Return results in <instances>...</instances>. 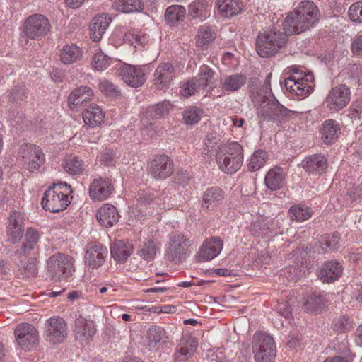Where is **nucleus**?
Wrapping results in <instances>:
<instances>
[{"mask_svg":"<svg viewBox=\"0 0 362 362\" xmlns=\"http://www.w3.org/2000/svg\"><path fill=\"white\" fill-rule=\"evenodd\" d=\"M310 208L303 204H294L288 211V217L292 221L303 222L312 216Z\"/></svg>","mask_w":362,"mask_h":362,"instance_id":"nucleus-34","label":"nucleus"},{"mask_svg":"<svg viewBox=\"0 0 362 362\" xmlns=\"http://www.w3.org/2000/svg\"><path fill=\"white\" fill-rule=\"evenodd\" d=\"M286 174L280 167L270 169L264 177L266 187L272 191H276L283 187L285 184Z\"/></svg>","mask_w":362,"mask_h":362,"instance_id":"nucleus-26","label":"nucleus"},{"mask_svg":"<svg viewBox=\"0 0 362 362\" xmlns=\"http://www.w3.org/2000/svg\"><path fill=\"white\" fill-rule=\"evenodd\" d=\"M95 332L93 322L79 317L75 320L76 338L81 341L90 339Z\"/></svg>","mask_w":362,"mask_h":362,"instance_id":"nucleus-30","label":"nucleus"},{"mask_svg":"<svg viewBox=\"0 0 362 362\" xmlns=\"http://www.w3.org/2000/svg\"><path fill=\"white\" fill-rule=\"evenodd\" d=\"M352 322L344 315L336 318L333 322V328L337 332H345L352 328Z\"/></svg>","mask_w":362,"mask_h":362,"instance_id":"nucleus-53","label":"nucleus"},{"mask_svg":"<svg viewBox=\"0 0 362 362\" xmlns=\"http://www.w3.org/2000/svg\"><path fill=\"white\" fill-rule=\"evenodd\" d=\"M93 95V90L88 86H81L74 89L68 98V104L71 109L78 110L83 107V104L90 101Z\"/></svg>","mask_w":362,"mask_h":362,"instance_id":"nucleus-20","label":"nucleus"},{"mask_svg":"<svg viewBox=\"0 0 362 362\" xmlns=\"http://www.w3.org/2000/svg\"><path fill=\"white\" fill-rule=\"evenodd\" d=\"M113 190V185L110 178L101 177L95 178L89 186L90 197L96 201L106 199Z\"/></svg>","mask_w":362,"mask_h":362,"instance_id":"nucleus-17","label":"nucleus"},{"mask_svg":"<svg viewBox=\"0 0 362 362\" xmlns=\"http://www.w3.org/2000/svg\"><path fill=\"white\" fill-rule=\"evenodd\" d=\"M82 55L79 47L76 45H66L61 49L60 59L64 64H70L77 62Z\"/></svg>","mask_w":362,"mask_h":362,"instance_id":"nucleus-36","label":"nucleus"},{"mask_svg":"<svg viewBox=\"0 0 362 362\" xmlns=\"http://www.w3.org/2000/svg\"><path fill=\"white\" fill-rule=\"evenodd\" d=\"M259 103L257 112L260 124L265 121L279 124L293 114V112L281 105L274 95L270 98L260 95Z\"/></svg>","mask_w":362,"mask_h":362,"instance_id":"nucleus-4","label":"nucleus"},{"mask_svg":"<svg viewBox=\"0 0 362 362\" xmlns=\"http://www.w3.org/2000/svg\"><path fill=\"white\" fill-rule=\"evenodd\" d=\"M111 21V18L106 13L98 15L93 18L90 25V35L93 41L100 40Z\"/></svg>","mask_w":362,"mask_h":362,"instance_id":"nucleus-25","label":"nucleus"},{"mask_svg":"<svg viewBox=\"0 0 362 362\" xmlns=\"http://www.w3.org/2000/svg\"><path fill=\"white\" fill-rule=\"evenodd\" d=\"M173 162L165 155L156 156L148 165V173L156 180H163L173 172Z\"/></svg>","mask_w":362,"mask_h":362,"instance_id":"nucleus-11","label":"nucleus"},{"mask_svg":"<svg viewBox=\"0 0 362 362\" xmlns=\"http://www.w3.org/2000/svg\"><path fill=\"white\" fill-rule=\"evenodd\" d=\"M160 243L158 241L150 239L144 243L138 255L145 260H151L160 252Z\"/></svg>","mask_w":362,"mask_h":362,"instance_id":"nucleus-39","label":"nucleus"},{"mask_svg":"<svg viewBox=\"0 0 362 362\" xmlns=\"http://www.w3.org/2000/svg\"><path fill=\"white\" fill-rule=\"evenodd\" d=\"M209 8L207 0H196L189 6V15L194 18H206Z\"/></svg>","mask_w":362,"mask_h":362,"instance_id":"nucleus-45","label":"nucleus"},{"mask_svg":"<svg viewBox=\"0 0 362 362\" xmlns=\"http://www.w3.org/2000/svg\"><path fill=\"white\" fill-rule=\"evenodd\" d=\"M218 168L227 174H233L242 166L243 151L237 142L225 144L218 147L216 153Z\"/></svg>","mask_w":362,"mask_h":362,"instance_id":"nucleus-2","label":"nucleus"},{"mask_svg":"<svg viewBox=\"0 0 362 362\" xmlns=\"http://www.w3.org/2000/svg\"><path fill=\"white\" fill-rule=\"evenodd\" d=\"M71 186L66 182L54 184L44 193L41 204L44 209L57 213L64 209L70 204L68 194H71Z\"/></svg>","mask_w":362,"mask_h":362,"instance_id":"nucleus-3","label":"nucleus"},{"mask_svg":"<svg viewBox=\"0 0 362 362\" xmlns=\"http://www.w3.org/2000/svg\"><path fill=\"white\" fill-rule=\"evenodd\" d=\"M6 237L8 242L16 243L23 237L24 233V217L16 211H11L7 218Z\"/></svg>","mask_w":362,"mask_h":362,"instance_id":"nucleus-16","label":"nucleus"},{"mask_svg":"<svg viewBox=\"0 0 362 362\" xmlns=\"http://www.w3.org/2000/svg\"><path fill=\"white\" fill-rule=\"evenodd\" d=\"M124 39L128 40L131 45H133L134 47H136L137 45H141L144 47L145 45H147L149 42V37L146 34L141 33L136 31H133L132 33L129 32L126 33L124 35Z\"/></svg>","mask_w":362,"mask_h":362,"instance_id":"nucleus-50","label":"nucleus"},{"mask_svg":"<svg viewBox=\"0 0 362 362\" xmlns=\"http://www.w3.org/2000/svg\"><path fill=\"white\" fill-rule=\"evenodd\" d=\"M284 86L289 92L303 98L310 95L313 90L312 85L305 83L303 80H300L299 77L294 76L286 78Z\"/></svg>","mask_w":362,"mask_h":362,"instance_id":"nucleus-27","label":"nucleus"},{"mask_svg":"<svg viewBox=\"0 0 362 362\" xmlns=\"http://www.w3.org/2000/svg\"><path fill=\"white\" fill-rule=\"evenodd\" d=\"M138 197L139 202L141 204H149L153 199V195L150 191H142L141 192H139Z\"/></svg>","mask_w":362,"mask_h":362,"instance_id":"nucleus-64","label":"nucleus"},{"mask_svg":"<svg viewBox=\"0 0 362 362\" xmlns=\"http://www.w3.org/2000/svg\"><path fill=\"white\" fill-rule=\"evenodd\" d=\"M11 94V97H12L13 100H22L23 97L25 96L24 86H16L14 88L12 89Z\"/></svg>","mask_w":362,"mask_h":362,"instance_id":"nucleus-63","label":"nucleus"},{"mask_svg":"<svg viewBox=\"0 0 362 362\" xmlns=\"http://www.w3.org/2000/svg\"><path fill=\"white\" fill-rule=\"evenodd\" d=\"M339 236L337 234H333L332 236H327L320 242L322 251L335 250L339 247Z\"/></svg>","mask_w":362,"mask_h":362,"instance_id":"nucleus-52","label":"nucleus"},{"mask_svg":"<svg viewBox=\"0 0 362 362\" xmlns=\"http://www.w3.org/2000/svg\"><path fill=\"white\" fill-rule=\"evenodd\" d=\"M147 340L148 345L155 346L158 343L167 342L168 336L165 329L159 326H151L147 332Z\"/></svg>","mask_w":362,"mask_h":362,"instance_id":"nucleus-40","label":"nucleus"},{"mask_svg":"<svg viewBox=\"0 0 362 362\" xmlns=\"http://www.w3.org/2000/svg\"><path fill=\"white\" fill-rule=\"evenodd\" d=\"M252 94L255 98H257L260 101V95L261 96L267 95L268 98H270L272 95H274L272 93L271 87L269 86L267 87V85L263 84L262 88H260L259 91L257 90H252Z\"/></svg>","mask_w":362,"mask_h":362,"instance_id":"nucleus-60","label":"nucleus"},{"mask_svg":"<svg viewBox=\"0 0 362 362\" xmlns=\"http://www.w3.org/2000/svg\"><path fill=\"white\" fill-rule=\"evenodd\" d=\"M153 76V86L156 88L166 89L175 78V68L170 62L162 63L156 68Z\"/></svg>","mask_w":362,"mask_h":362,"instance_id":"nucleus-18","label":"nucleus"},{"mask_svg":"<svg viewBox=\"0 0 362 362\" xmlns=\"http://www.w3.org/2000/svg\"><path fill=\"white\" fill-rule=\"evenodd\" d=\"M252 351L256 362H274L276 352L274 339L265 332H256L252 339Z\"/></svg>","mask_w":362,"mask_h":362,"instance_id":"nucleus-6","label":"nucleus"},{"mask_svg":"<svg viewBox=\"0 0 362 362\" xmlns=\"http://www.w3.org/2000/svg\"><path fill=\"white\" fill-rule=\"evenodd\" d=\"M171 107L172 105L169 101L164 100L156 105L148 107L144 113V117L146 119H159L167 114Z\"/></svg>","mask_w":362,"mask_h":362,"instance_id":"nucleus-35","label":"nucleus"},{"mask_svg":"<svg viewBox=\"0 0 362 362\" xmlns=\"http://www.w3.org/2000/svg\"><path fill=\"white\" fill-rule=\"evenodd\" d=\"M349 16L354 22L362 23V1L356 2L350 6Z\"/></svg>","mask_w":362,"mask_h":362,"instance_id":"nucleus-54","label":"nucleus"},{"mask_svg":"<svg viewBox=\"0 0 362 362\" xmlns=\"http://www.w3.org/2000/svg\"><path fill=\"white\" fill-rule=\"evenodd\" d=\"M247 78L242 74L226 76L222 82V88L228 92H234L239 90L245 83Z\"/></svg>","mask_w":362,"mask_h":362,"instance_id":"nucleus-37","label":"nucleus"},{"mask_svg":"<svg viewBox=\"0 0 362 362\" xmlns=\"http://www.w3.org/2000/svg\"><path fill=\"white\" fill-rule=\"evenodd\" d=\"M321 133L324 143L327 144L334 143L341 133L339 123L334 119L325 120L322 124Z\"/></svg>","mask_w":362,"mask_h":362,"instance_id":"nucleus-31","label":"nucleus"},{"mask_svg":"<svg viewBox=\"0 0 362 362\" xmlns=\"http://www.w3.org/2000/svg\"><path fill=\"white\" fill-rule=\"evenodd\" d=\"M111 59L103 52H98L94 54L92 59V66L95 70L103 71L110 64Z\"/></svg>","mask_w":362,"mask_h":362,"instance_id":"nucleus-51","label":"nucleus"},{"mask_svg":"<svg viewBox=\"0 0 362 362\" xmlns=\"http://www.w3.org/2000/svg\"><path fill=\"white\" fill-rule=\"evenodd\" d=\"M189 180L188 173L186 171L181 170L177 172L173 177V182L179 186L185 187L187 185Z\"/></svg>","mask_w":362,"mask_h":362,"instance_id":"nucleus-58","label":"nucleus"},{"mask_svg":"<svg viewBox=\"0 0 362 362\" xmlns=\"http://www.w3.org/2000/svg\"><path fill=\"white\" fill-rule=\"evenodd\" d=\"M325 306V299L322 296L312 294L309 296L303 305L304 310L307 313H316Z\"/></svg>","mask_w":362,"mask_h":362,"instance_id":"nucleus-44","label":"nucleus"},{"mask_svg":"<svg viewBox=\"0 0 362 362\" xmlns=\"http://www.w3.org/2000/svg\"><path fill=\"white\" fill-rule=\"evenodd\" d=\"M342 274L341 265L336 261L327 262L319 272L318 276L324 283L337 280Z\"/></svg>","mask_w":362,"mask_h":362,"instance_id":"nucleus-28","label":"nucleus"},{"mask_svg":"<svg viewBox=\"0 0 362 362\" xmlns=\"http://www.w3.org/2000/svg\"><path fill=\"white\" fill-rule=\"evenodd\" d=\"M73 259L64 254H56L47 260V269L51 279L54 281L66 280L71 276L73 269Z\"/></svg>","mask_w":362,"mask_h":362,"instance_id":"nucleus-7","label":"nucleus"},{"mask_svg":"<svg viewBox=\"0 0 362 362\" xmlns=\"http://www.w3.org/2000/svg\"><path fill=\"white\" fill-rule=\"evenodd\" d=\"M197 347V344L194 339H189L187 345L182 346L177 351V358L180 356H187L192 354Z\"/></svg>","mask_w":362,"mask_h":362,"instance_id":"nucleus-57","label":"nucleus"},{"mask_svg":"<svg viewBox=\"0 0 362 362\" xmlns=\"http://www.w3.org/2000/svg\"><path fill=\"white\" fill-rule=\"evenodd\" d=\"M141 0H114L112 7L116 11L123 13H133L142 9Z\"/></svg>","mask_w":362,"mask_h":362,"instance_id":"nucleus-38","label":"nucleus"},{"mask_svg":"<svg viewBox=\"0 0 362 362\" xmlns=\"http://www.w3.org/2000/svg\"><path fill=\"white\" fill-rule=\"evenodd\" d=\"M20 260V273L25 276H34L37 273V258L36 257H28L25 259H18Z\"/></svg>","mask_w":362,"mask_h":362,"instance_id":"nucleus-46","label":"nucleus"},{"mask_svg":"<svg viewBox=\"0 0 362 362\" xmlns=\"http://www.w3.org/2000/svg\"><path fill=\"white\" fill-rule=\"evenodd\" d=\"M351 48L354 54H362V35H358L354 39Z\"/></svg>","mask_w":362,"mask_h":362,"instance_id":"nucleus-61","label":"nucleus"},{"mask_svg":"<svg viewBox=\"0 0 362 362\" xmlns=\"http://www.w3.org/2000/svg\"><path fill=\"white\" fill-rule=\"evenodd\" d=\"M100 91L106 95L115 96L119 93V90L108 80H103L99 83Z\"/></svg>","mask_w":362,"mask_h":362,"instance_id":"nucleus-55","label":"nucleus"},{"mask_svg":"<svg viewBox=\"0 0 362 362\" xmlns=\"http://www.w3.org/2000/svg\"><path fill=\"white\" fill-rule=\"evenodd\" d=\"M104 118L101 108L97 105H90L83 112V119L86 125L95 127L100 124Z\"/></svg>","mask_w":362,"mask_h":362,"instance_id":"nucleus-33","label":"nucleus"},{"mask_svg":"<svg viewBox=\"0 0 362 362\" xmlns=\"http://www.w3.org/2000/svg\"><path fill=\"white\" fill-rule=\"evenodd\" d=\"M223 242L218 237H212L205 240L199 249V257L202 261H209L221 251Z\"/></svg>","mask_w":362,"mask_h":362,"instance_id":"nucleus-21","label":"nucleus"},{"mask_svg":"<svg viewBox=\"0 0 362 362\" xmlns=\"http://www.w3.org/2000/svg\"><path fill=\"white\" fill-rule=\"evenodd\" d=\"M67 334V325L62 317L53 316L46 321L43 337L50 345L63 343Z\"/></svg>","mask_w":362,"mask_h":362,"instance_id":"nucleus-8","label":"nucleus"},{"mask_svg":"<svg viewBox=\"0 0 362 362\" xmlns=\"http://www.w3.org/2000/svg\"><path fill=\"white\" fill-rule=\"evenodd\" d=\"M200 89L202 88L197 83L196 79L193 78L192 80H189L185 84H184L182 89L180 91V94L184 97H189Z\"/></svg>","mask_w":362,"mask_h":362,"instance_id":"nucleus-56","label":"nucleus"},{"mask_svg":"<svg viewBox=\"0 0 362 362\" xmlns=\"http://www.w3.org/2000/svg\"><path fill=\"white\" fill-rule=\"evenodd\" d=\"M268 158L267 153L263 150H257L252 154L248 168L252 171L260 169L266 163Z\"/></svg>","mask_w":362,"mask_h":362,"instance_id":"nucleus-49","label":"nucleus"},{"mask_svg":"<svg viewBox=\"0 0 362 362\" xmlns=\"http://www.w3.org/2000/svg\"><path fill=\"white\" fill-rule=\"evenodd\" d=\"M150 72V66L125 65L120 70L123 81L129 86L136 88L146 81V74Z\"/></svg>","mask_w":362,"mask_h":362,"instance_id":"nucleus-13","label":"nucleus"},{"mask_svg":"<svg viewBox=\"0 0 362 362\" xmlns=\"http://www.w3.org/2000/svg\"><path fill=\"white\" fill-rule=\"evenodd\" d=\"M214 71L206 65L201 66L198 74L199 78L196 79L197 83L201 88H209L212 89L214 86Z\"/></svg>","mask_w":362,"mask_h":362,"instance_id":"nucleus-42","label":"nucleus"},{"mask_svg":"<svg viewBox=\"0 0 362 362\" xmlns=\"http://www.w3.org/2000/svg\"><path fill=\"white\" fill-rule=\"evenodd\" d=\"M96 218L103 226L111 227L117 223L119 214L115 206L105 204L98 210Z\"/></svg>","mask_w":362,"mask_h":362,"instance_id":"nucleus-23","label":"nucleus"},{"mask_svg":"<svg viewBox=\"0 0 362 362\" xmlns=\"http://www.w3.org/2000/svg\"><path fill=\"white\" fill-rule=\"evenodd\" d=\"M18 154L25 168L30 172L38 170L45 160L41 148L31 144H22Z\"/></svg>","mask_w":362,"mask_h":362,"instance_id":"nucleus-10","label":"nucleus"},{"mask_svg":"<svg viewBox=\"0 0 362 362\" xmlns=\"http://www.w3.org/2000/svg\"><path fill=\"white\" fill-rule=\"evenodd\" d=\"M39 240L40 235L37 230L33 228H27L24 240L21 247L15 251L14 255L18 259L35 257L38 252L37 243Z\"/></svg>","mask_w":362,"mask_h":362,"instance_id":"nucleus-15","label":"nucleus"},{"mask_svg":"<svg viewBox=\"0 0 362 362\" xmlns=\"http://www.w3.org/2000/svg\"><path fill=\"white\" fill-rule=\"evenodd\" d=\"M215 38L214 33L208 25L199 28L197 34L196 44L198 47H204L211 42Z\"/></svg>","mask_w":362,"mask_h":362,"instance_id":"nucleus-47","label":"nucleus"},{"mask_svg":"<svg viewBox=\"0 0 362 362\" xmlns=\"http://www.w3.org/2000/svg\"><path fill=\"white\" fill-rule=\"evenodd\" d=\"M224 197V192L221 188L210 187L203 194L202 207L204 210L213 211L222 203Z\"/></svg>","mask_w":362,"mask_h":362,"instance_id":"nucleus-22","label":"nucleus"},{"mask_svg":"<svg viewBox=\"0 0 362 362\" xmlns=\"http://www.w3.org/2000/svg\"><path fill=\"white\" fill-rule=\"evenodd\" d=\"M191 241L186 235L181 233H172L169 236L165 255L170 262L179 263L191 255Z\"/></svg>","mask_w":362,"mask_h":362,"instance_id":"nucleus-5","label":"nucleus"},{"mask_svg":"<svg viewBox=\"0 0 362 362\" xmlns=\"http://www.w3.org/2000/svg\"><path fill=\"white\" fill-rule=\"evenodd\" d=\"M107 249L99 243H90L88 245L85 255L86 263L92 268L102 266L107 255Z\"/></svg>","mask_w":362,"mask_h":362,"instance_id":"nucleus-19","label":"nucleus"},{"mask_svg":"<svg viewBox=\"0 0 362 362\" xmlns=\"http://www.w3.org/2000/svg\"><path fill=\"white\" fill-rule=\"evenodd\" d=\"M320 18V12L315 4L311 1H303L290 12L283 23L284 33L276 28L258 35L256 50L262 57H269L284 47L286 34L294 35L305 32L315 27Z\"/></svg>","mask_w":362,"mask_h":362,"instance_id":"nucleus-1","label":"nucleus"},{"mask_svg":"<svg viewBox=\"0 0 362 362\" xmlns=\"http://www.w3.org/2000/svg\"><path fill=\"white\" fill-rule=\"evenodd\" d=\"M115 155L112 151H105L100 154V159L105 165H112L114 162Z\"/></svg>","mask_w":362,"mask_h":362,"instance_id":"nucleus-62","label":"nucleus"},{"mask_svg":"<svg viewBox=\"0 0 362 362\" xmlns=\"http://www.w3.org/2000/svg\"><path fill=\"white\" fill-rule=\"evenodd\" d=\"M303 167L310 174L321 175L327 168V160L323 155L314 154L303 160Z\"/></svg>","mask_w":362,"mask_h":362,"instance_id":"nucleus-24","label":"nucleus"},{"mask_svg":"<svg viewBox=\"0 0 362 362\" xmlns=\"http://www.w3.org/2000/svg\"><path fill=\"white\" fill-rule=\"evenodd\" d=\"M15 337L18 345L25 350L36 346L39 341L38 331L28 323L18 325L15 329Z\"/></svg>","mask_w":362,"mask_h":362,"instance_id":"nucleus-12","label":"nucleus"},{"mask_svg":"<svg viewBox=\"0 0 362 362\" xmlns=\"http://www.w3.org/2000/svg\"><path fill=\"white\" fill-rule=\"evenodd\" d=\"M286 274L288 275V277L292 281H298L303 275L302 269L295 267H289L286 268Z\"/></svg>","mask_w":362,"mask_h":362,"instance_id":"nucleus-59","label":"nucleus"},{"mask_svg":"<svg viewBox=\"0 0 362 362\" xmlns=\"http://www.w3.org/2000/svg\"><path fill=\"white\" fill-rule=\"evenodd\" d=\"M185 13V8L182 6L173 5L166 9L165 18L168 23L174 25L184 20Z\"/></svg>","mask_w":362,"mask_h":362,"instance_id":"nucleus-43","label":"nucleus"},{"mask_svg":"<svg viewBox=\"0 0 362 362\" xmlns=\"http://www.w3.org/2000/svg\"><path fill=\"white\" fill-rule=\"evenodd\" d=\"M216 5L221 15L227 18L240 14L244 8L243 0H216Z\"/></svg>","mask_w":362,"mask_h":362,"instance_id":"nucleus-29","label":"nucleus"},{"mask_svg":"<svg viewBox=\"0 0 362 362\" xmlns=\"http://www.w3.org/2000/svg\"><path fill=\"white\" fill-rule=\"evenodd\" d=\"M84 163L82 159L76 156H69L63 163L64 170L70 175H78L84 170Z\"/></svg>","mask_w":362,"mask_h":362,"instance_id":"nucleus-41","label":"nucleus"},{"mask_svg":"<svg viewBox=\"0 0 362 362\" xmlns=\"http://www.w3.org/2000/svg\"><path fill=\"white\" fill-rule=\"evenodd\" d=\"M204 112L202 109L191 106L183 112L184 122L189 125L197 124L203 116Z\"/></svg>","mask_w":362,"mask_h":362,"instance_id":"nucleus-48","label":"nucleus"},{"mask_svg":"<svg viewBox=\"0 0 362 362\" xmlns=\"http://www.w3.org/2000/svg\"><path fill=\"white\" fill-rule=\"evenodd\" d=\"M132 244L124 240H117L111 245L112 257L117 262L123 263L133 252Z\"/></svg>","mask_w":362,"mask_h":362,"instance_id":"nucleus-32","label":"nucleus"},{"mask_svg":"<svg viewBox=\"0 0 362 362\" xmlns=\"http://www.w3.org/2000/svg\"><path fill=\"white\" fill-rule=\"evenodd\" d=\"M351 92L346 85L332 88L325 100V104L330 110H340L350 101Z\"/></svg>","mask_w":362,"mask_h":362,"instance_id":"nucleus-14","label":"nucleus"},{"mask_svg":"<svg viewBox=\"0 0 362 362\" xmlns=\"http://www.w3.org/2000/svg\"><path fill=\"white\" fill-rule=\"evenodd\" d=\"M50 30L49 20L42 14L30 16L24 22L23 33L27 38L40 40Z\"/></svg>","mask_w":362,"mask_h":362,"instance_id":"nucleus-9","label":"nucleus"}]
</instances>
